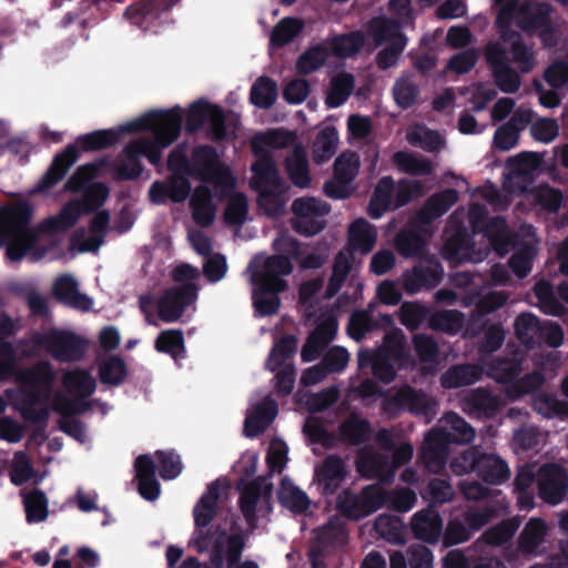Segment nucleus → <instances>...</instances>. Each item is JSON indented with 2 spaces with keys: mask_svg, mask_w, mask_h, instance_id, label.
<instances>
[{
  "mask_svg": "<svg viewBox=\"0 0 568 568\" xmlns=\"http://www.w3.org/2000/svg\"><path fill=\"white\" fill-rule=\"evenodd\" d=\"M463 325V313L457 310L437 311L429 315L428 326L434 331L457 333Z\"/></svg>",
  "mask_w": 568,
  "mask_h": 568,
  "instance_id": "59",
  "label": "nucleus"
},
{
  "mask_svg": "<svg viewBox=\"0 0 568 568\" xmlns=\"http://www.w3.org/2000/svg\"><path fill=\"white\" fill-rule=\"evenodd\" d=\"M220 480L212 481L193 509L196 528H206L215 518L220 498Z\"/></svg>",
  "mask_w": 568,
  "mask_h": 568,
  "instance_id": "27",
  "label": "nucleus"
},
{
  "mask_svg": "<svg viewBox=\"0 0 568 568\" xmlns=\"http://www.w3.org/2000/svg\"><path fill=\"white\" fill-rule=\"evenodd\" d=\"M304 27L305 23L300 18L285 17L281 19L271 32L270 45L276 49L285 47L304 30Z\"/></svg>",
  "mask_w": 568,
  "mask_h": 568,
  "instance_id": "43",
  "label": "nucleus"
},
{
  "mask_svg": "<svg viewBox=\"0 0 568 568\" xmlns=\"http://www.w3.org/2000/svg\"><path fill=\"white\" fill-rule=\"evenodd\" d=\"M190 207L194 223L201 227H209L215 220L216 205L209 186L197 185L190 199Z\"/></svg>",
  "mask_w": 568,
  "mask_h": 568,
  "instance_id": "22",
  "label": "nucleus"
},
{
  "mask_svg": "<svg viewBox=\"0 0 568 568\" xmlns=\"http://www.w3.org/2000/svg\"><path fill=\"white\" fill-rule=\"evenodd\" d=\"M182 120V109L176 105L169 110L151 111L123 124L122 131L128 133H153V140L138 139L128 143V152L136 155L139 160L145 156L151 164L158 165L161 162L162 149L170 146L180 136Z\"/></svg>",
  "mask_w": 568,
  "mask_h": 568,
  "instance_id": "1",
  "label": "nucleus"
},
{
  "mask_svg": "<svg viewBox=\"0 0 568 568\" xmlns=\"http://www.w3.org/2000/svg\"><path fill=\"white\" fill-rule=\"evenodd\" d=\"M277 98V84L268 77H260L251 88V102L261 109L271 108Z\"/></svg>",
  "mask_w": 568,
  "mask_h": 568,
  "instance_id": "53",
  "label": "nucleus"
},
{
  "mask_svg": "<svg viewBox=\"0 0 568 568\" xmlns=\"http://www.w3.org/2000/svg\"><path fill=\"white\" fill-rule=\"evenodd\" d=\"M109 164L108 158H101L93 163L80 165L64 184L67 192L78 193L87 190L88 184L99 174L102 168Z\"/></svg>",
  "mask_w": 568,
  "mask_h": 568,
  "instance_id": "45",
  "label": "nucleus"
},
{
  "mask_svg": "<svg viewBox=\"0 0 568 568\" xmlns=\"http://www.w3.org/2000/svg\"><path fill=\"white\" fill-rule=\"evenodd\" d=\"M33 207L27 201H20L0 210V234H48L54 235L73 227L80 219L78 204H65L57 215L44 219L31 227Z\"/></svg>",
  "mask_w": 568,
  "mask_h": 568,
  "instance_id": "2",
  "label": "nucleus"
},
{
  "mask_svg": "<svg viewBox=\"0 0 568 568\" xmlns=\"http://www.w3.org/2000/svg\"><path fill=\"white\" fill-rule=\"evenodd\" d=\"M94 393H54L53 412L60 415L58 427L80 443L87 438L85 424L78 417L91 410L95 400Z\"/></svg>",
  "mask_w": 568,
  "mask_h": 568,
  "instance_id": "7",
  "label": "nucleus"
},
{
  "mask_svg": "<svg viewBox=\"0 0 568 568\" xmlns=\"http://www.w3.org/2000/svg\"><path fill=\"white\" fill-rule=\"evenodd\" d=\"M509 400H518L527 393H504ZM534 409L546 418H568V402L556 398V393H531Z\"/></svg>",
  "mask_w": 568,
  "mask_h": 568,
  "instance_id": "24",
  "label": "nucleus"
},
{
  "mask_svg": "<svg viewBox=\"0 0 568 568\" xmlns=\"http://www.w3.org/2000/svg\"><path fill=\"white\" fill-rule=\"evenodd\" d=\"M256 288L253 292V306L261 316H270L277 313L281 306L280 293L285 290L263 283H253Z\"/></svg>",
  "mask_w": 568,
  "mask_h": 568,
  "instance_id": "41",
  "label": "nucleus"
},
{
  "mask_svg": "<svg viewBox=\"0 0 568 568\" xmlns=\"http://www.w3.org/2000/svg\"><path fill=\"white\" fill-rule=\"evenodd\" d=\"M193 175L202 180H214L222 182L231 179L230 169L223 165L215 148L209 144L197 145L192 151Z\"/></svg>",
  "mask_w": 568,
  "mask_h": 568,
  "instance_id": "12",
  "label": "nucleus"
},
{
  "mask_svg": "<svg viewBox=\"0 0 568 568\" xmlns=\"http://www.w3.org/2000/svg\"><path fill=\"white\" fill-rule=\"evenodd\" d=\"M277 499L283 507L295 514L306 511L311 504L307 494L286 478L281 480Z\"/></svg>",
  "mask_w": 568,
  "mask_h": 568,
  "instance_id": "39",
  "label": "nucleus"
},
{
  "mask_svg": "<svg viewBox=\"0 0 568 568\" xmlns=\"http://www.w3.org/2000/svg\"><path fill=\"white\" fill-rule=\"evenodd\" d=\"M327 59V50L321 44L311 47L304 51L296 61V70L300 74L307 75L318 70Z\"/></svg>",
  "mask_w": 568,
  "mask_h": 568,
  "instance_id": "63",
  "label": "nucleus"
},
{
  "mask_svg": "<svg viewBox=\"0 0 568 568\" xmlns=\"http://www.w3.org/2000/svg\"><path fill=\"white\" fill-rule=\"evenodd\" d=\"M338 433L342 442L357 446L369 439L372 428L367 419L361 418L356 414H352L341 423Z\"/></svg>",
  "mask_w": 568,
  "mask_h": 568,
  "instance_id": "37",
  "label": "nucleus"
},
{
  "mask_svg": "<svg viewBox=\"0 0 568 568\" xmlns=\"http://www.w3.org/2000/svg\"><path fill=\"white\" fill-rule=\"evenodd\" d=\"M483 376V368L477 364H455L442 376L440 384L446 389L470 386Z\"/></svg>",
  "mask_w": 568,
  "mask_h": 568,
  "instance_id": "29",
  "label": "nucleus"
},
{
  "mask_svg": "<svg viewBox=\"0 0 568 568\" xmlns=\"http://www.w3.org/2000/svg\"><path fill=\"white\" fill-rule=\"evenodd\" d=\"M106 166L113 171L116 181H133L139 179L143 172L141 160L128 152V144L123 148L121 154L112 163L109 162Z\"/></svg>",
  "mask_w": 568,
  "mask_h": 568,
  "instance_id": "42",
  "label": "nucleus"
},
{
  "mask_svg": "<svg viewBox=\"0 0 568 568\" xmlns=\"http://www.w3.org/2000/svg\"><path fill=\"white\" fill-rule=\"evenodd\" d=\"M272 485L265 483L264 477H257L250 481L241 491L239 507L246 521H253L256 517V507L264 489H271Z\"/></svg>",
  "mask_w": 568,
  "mask_h": 568,
  "instance_id": "36",
  "label": "nucleus"
},
{
  "mask_svg": "<svg viewBox=\"0 0 568 568\" xmlns=\"http://www.w3.org/2000/svg\"><path fill=\"white\" fill-rule=\"evenodd\" d=\"M520 525L521 519L518 516L504 519L499 524L489 527L481 538L490 546H503L511 540Z\"/></svg>",
  "mask_w": 568,
  "mask_h": 568,
  "instance_id": "50",
  "label": "nucleus"
},
{
  "mask_svg": "<svg viewBox=\"0 0 568 568\" xmlns=\"http://www.w3.org/2000/svg\"><path fill=\"white\" fill-rule=\"evenodd\" d=\"M170 4L162 3L161 0H142L134 4L129 6L124 11V17L131 21L132 24L146 29L145 22L148 20L158 19L160 14L170 9Z\"/></svg>",
  "mask_w": 568,
  "mask_h": 568,
  "instance_id": "33",
  "label": "nucleus"
},
{
  "mask_svg": "<svg viewBox=\"0 0 568 568\" xmlns=\"http://www.w3.org/2000/svg\"><path fill=\"white\" fill-rule=\"evenodd\" d=\"M406 395L407 410L416 416H423L426 422H430L436 415L438 402L428 396V393H396Z\"/></svg>",
  "mask_w": 568,
  "mask_h": 568,
  "instance_id": "56",
  "label": "nucleus"
},
{
  "mask_svg": "<svg viewBox=\"0 0 568 568\" xmlns=\"http://www.w3.org/2000/svg\"><path fill=\"white\" fill-rule=\"evenodd\" d=\"M483 234L498 253H506L511 244L506 220L500 215L489 216Z\"/></svg>",
  "mask_w": 568,
  "mask_h": 568,
  "instance_id": "40",
  "label": "nucleus"
},
{
  "mask_svg": "<svg viewBox=\"0 0 568 568\" xmlns=\"http://www.w3.org/2000/svg\"><path fill=\"white\" fill-rule=\"evenodd\" d=\"M273 346L265 361L267 371H276L291 359L297 349L298 339L295 335L274 336Z\"/></svg>",
  "mask_w": 568,
  "mask_h": 568,
  "instance_id": "34",
  "label": "nucleus"
},
{
  "mask_svg": "<svg viewBox=\"0 0 568 568\" xmlns=\"http://www.w3.org/2000/svg\"><path fill=\"white\" fill-rule=\"evenodd\" d=\"M410 528L416 539L434 545L442 537L443 519L439 511L433 505H428L413 516Z\"/></svg>",
  "mask_w": 568,
  "mask_h": 568,
  "instance_id": "18",
  "label": "nucleus"
},
{
  "mask_svg": "<svg viewBox=\"0 0 568 568\" xmlns=\"http://www.w3.org/2000/svg\"><path fill=\"white\" fill-rule=\"evenodd\" d=\"M29 339L34 349L45 351L60 363L78 362L87 351V342L81 336L55 327L43 333L32 332Z\"/></svg>",
  "mask_w": 568,
  "mask_h": 568,
  "instance_id": "6",
  "label": "nucleus"
},
{
  "mask_svg": "<svg viewBox=\"0 0 568 568\" xmlns=\"http://www.w3.org/2000/svg\"><path fill=\"white\" fill-rule=\"evenodd\" d=\"M109 187L102 182L93 183L84 191L82 202H71L78 204L80 212L93 213L98 211L109 197Z\"/></svg>",
  "mask_w": 568,
  "mask_h": 568,
  "instance_id": "62",
  "label": "nucleus"
},
{
  "mask_svg": "<svg viewBox=\"0 0 568 568\" xmlns=\"http://www.w3.org/2000/svg\"><path fill=\"white\" fill-rule=\"evenodd\" d=\"M277 412V403L270 397L254 405L244 420V435L253 438L264 433L275 419Z\"/></svg>",
  "mask_w": 568,
  "mask_h": 568,
  "instance_id": "20",
  "label": "nucleus"
},
{
  "mask_svg": "<svg viewBox=\"0 0 568 568\" xmlns=\"http://www.w3.org/2000/svg\"><path fill=\"white\" fill-rule=\"evenodd\" d=\"M347 476L346 464L338 455L326 456L315 469L314 480L324 497L333 496Z\"/></svg>",
  "mask_w": 568,
  "mask_h": 568,
  "instance_id": "16",
  "label": "nucleus"
},
{
  "mask_svg": "<svg viewBox=\"0 0 568 568\" xmlns=\"http://www.w3.org/2000/svg\"><path fill=\"white\" fill-rule=\"evenodd\" d=\"M294 265L287 256L274 254L265 258L261 270L252 274V283H263L280 290L287 288V282L283 276L292 274Z\"/></svg>",
  "mask_w": 568,
  "mask_h": 568,
  "instance_id": "17",
  "label": "nucleus"
},
{
  "mask_svg": "<svg viewBox=\"0 0 568 568\" xmlns=\"http://www.w3.org/2000/svg\"><path fill=\"white\" fill-rule=\"evenodd\" d=\"M13 395L14 393H6ZM14 408L27 422L49 420L50 410H53L54 393H16Z\"/></svg>",
  "mask_w": 568,
  "mask_h": 568,
  "instance_id": "14",
  "label": "nucleus"
},
{
  "mask_svg": "<svg viewBox=\"0 0 568 568\" xmlns=\"http://www.w3.org/2000/svg\"><path fill=\"white\" fill-rule=\"evenodd\" d=\"M128 374L126 363L119 355L109 354L99 361L98 376L100 382L105 386H120L128 377Z\"/></svg>",
  "mask_w": 568,
  "mask_h": 568,
  "instance_id": "32",
  "label": "nucleus"
},
{
  "mask_svg": "<svg viewBox=\"0 0 568 568\" xmlns=\"http://www.w3.org/2000/svg\"><path fill=\"white\" fill-rule=\"evenodd\" d=\"M294 140V133L284 129H275L265 134L256 135L252 141V150L255 155H258L261 151L258 146L260 142L273 149H284L290 146Z\"/></svg>",
  "mask_w": 568,
  "mask_h": 568,
  "instance_id": "61",
  "label": "nucleus"
},
{
  "mask_svg": "<svg viewBox=\"0 0 568 568\" xmlns=\"http://www.w3.org/2000/svg\"><path fill=\"white\" fill-rule=\"evenodd\" d=\"M155 349L160 353L178 358L184 352V336L180 329H166L159 334L155 339Z\"/></svg>",
  "mask_w": 568,
  "mask_h": 568,
  "instance_id": "64",
  "label": "nucleus"
},
{
  "mask_svg": "<svg viewBox=\"0 0 568 568\" xmlns=\"http://www.w3.org/2000/svg\"><path fill=\"white\" fill-rule=\"evenodd\" d=\"M199 286L187 284L165 290L158 302V315L165 323L180 320L185 308L197 298Z\"/></svg>",
  "mask_w": 568,
  "mask_h": 568,
  "instance_id": "9",
  "label": "nucleus"
},
{
  "mask_svg": "<svg viewBox=\"0 0 568 568\" xmlns=\"http://www.w3.org/2000/svg\"><path fill=\"white\" fill-rule=\"evenodd\" d=\"M377 241L376 227L363 217L355 220L348 227V242L345 252H358L363 255L373 251Z\"/></svg>",
  "mask_w": 568,
  "mask_h": 568,
  "instance_id": "25",
  "label": "nucleus"
},
{
  "mask_svg": "<svg viewBox=\"0 0 568 568\" xmlns=\"http://www.w3.org/2000/svg\"><path fill=\"white\" fill-rule=\"evenodd\" d=\"M253 179L251 186L258 194L260 207L268 216H277L284 210L283 195L287 191L273 156L265 152L252 164Z\"/></svg>",
  "mask_w": 568,
  "mask_h": 568,
  "instance_id": "4",
  "label": "nucleus"
},
{
  "mask_svg": "<svg viewBox=\"0 0 568 568\" xmlns=\"http://www.w3.org/2000/svg\"><path fill=\"white\" fill-rule=\"evenodd\" d=\"M444 268L434 257L418 263L403 275V288L407 294H415L422 288H434L443 280Z\"/></svg>",
  "mask_w": 568,
  "mask_h": 568,
  "instance_id": "13",
  "label": "nucleus"
},
{
  "mask_svg": "<svg viewBox=\"0 0 568 568\" xmlns=\"http://www.w3.org/2000/svg\"><path fill=\"white\" fill-rule=\"evenodd\" d=\"M394 190L395 184L390 176H384L378 181L367 207V213L372 219L382 217L390 207Z\"/></svg>",
  "mask_w": 568,
  "mask_h": 568,
  "instance_id": "38",
  "label": "nucleus"
},
{
  "mask_svg": "<svg viewBox=\"0 0 568 568\" xmlns=\"http://www.w3.org/2000/svg\"><path fill=\"white\" fill-rule=\"evenodd\" d=\"M128 133L119 129L95 130L93 132L79 135L75 144H69L62 152L58 153L49 169L39 181L37 191H48L58 184L77 162L79 158V149L84 152L100 151L115 145L121 135Z\"/></svg>",
  "mask_w": 568,
  "mask_h": 568,
  "instance_id": "3",
  "label": "nucleus"
},
{
  "mask_svg": "<svg viewBox=\"0 0 568 568\" xmlns=\"http://www.w3.org/2000/svg\"><path fill=\"white\" fill-rule=\"evenodd\" d=\"M475 243L469 230L459 226L444 243L443 255L450 263H463L473 260Z\"/></svg>",
  "mask_w": 568,
  "mask_h": 568,
  "instance_id": "21",
  "label": "nucleus"
},
{
  "mask_svg": "<svg viewBox=\"0 0 568 568\" xmlns=\"http://www.w3.org/2000/svg\"><path fill=\"white\" fill-rule=\"evenodd\" d=\"M285 171L291 182L301 189L311 185L310 166L306 152L302 145H295L284 162Z\"/></svg>",
  "mask_w": 568,
  "mask_h": 568,
  "instance_id": "31",
  "label": "nucleus"
},
{
  "mask_svg": "<svg viewBox=\"0 0 568 568\" xmlns=\"http://www.w3.org/2000/svg\"><path fill=\"white\" fill-rule=\"evenodd\" d=\"M365 45V36L362 31H352L336 37L332 43L337 57L351 58L361 52Z\"/></svg>",
  "mask_w": 568,
  "mask_h": 568,
  "instance_id": "60",
  "label": "nucleus"
},
{
  "mask_svg": "<svg viewBox=\"0 0 568 568\" xmlns=\"http://www.w3.org/2000/svg\"><path fill=\"white\" fill-rule=\"evenodd\" d=\"M387 500V491L378 484L367 485L358 494L345 488L337 495L336 510L344 518L358 521L377 511Z\"/></svg>",
  "mask_w": 568,
  "mask_h": 568,
  "instance_id": "8",
  "label": "nucleus"
},
{
  "mask_svg": "<svg viewBox=\"0 0 568 568\" xmlns=\"http://www.w3.org/2000/svg\"><path fill=\"white\" fill-rule=\"evenodd\" d=\"M542 322L531 313H523L517 316L514 328L517 338L528 348L538 345V335L541 329Z\"/></svg>",
  "mask_w": 568,
  "mask_h": 568,
  "instance_id": "47",
  "label": "nucleus"
},
{
  "mask_svg": "<svg viewBox=\"0 0 568 568\" xmlns=\"http://www.w3.org/2000/svg\"><path fill=\"white\" fill-rule=\"evenodd\" d=\"M11 377L20 385L18 390H55L53 385L57 376L49 361L41 359L31 365L16 366Z\"/></svg>",
  "mask_w": 568,
  "mask_h": 568,
  "instance_id": "10",
  "label": "nucleus"
},
{
  "mask_svg": "<svg viewBox=\"0 0 568 568\" xmlns=\"http://www.w3.org/2000/svg\"><path fill=\"white\" fill-rule=\"evenodd\" d=\"M554 8L548 2H529L525 1L519 8L518 27L526 31L542 30L551 32V13Z\"/></svg>",
  "mask_w": 568,
  "mask_h": 568,
  "instance_id": "19",
  "label": "nucleus"
},
{
  "mask_svg": "<svg viewBox=\"0 0 568 568\" xmlns=\"http://www.w3.org/2000/svg\"><path fill=\"white\" fill-rule=\"evenodd\" d=\"M428 225L420 224L416 217L408 227L395 236V247L403 257H422L426 253L427 242L432 236Z\"/></svg>",
  "mask_w": 568,
  "mask_h": 568,
  "instance_id": "15",
  "label": "nucleus"
},
{
  "mask_svg": "<svg viewBox=\"0 0 568 568\" xmlns=\"http://www.w3.org/2000/svg\"><path fill=\"white\" fill-rule=\"evenodd\" d=\"M39 235L40 234L3 235V244H7V257L12 262L21 261L30 251L36 248Z\"/></svg>",
  "mask_w": 568,
  "mask_h": 568,
  "instance_id": "51",
  "label": "nucleus"
},
{
  "mask_svg": "<svg viewBox=\"0 0 568 568\" xmlns=\"http://www.w3.org/2000/svg\"><path fill=\"white\" fill-rule=\"evenodd\" d=\"M494 393H467L462 399L463 410L470 417L490 418L499 409V399Z\"/></svg>",
  "mask_w": 568,
  "mask_h": 568,
  "instance_id": "30",
  "label": "nucleus"
},
{
  "mask_svg": "<svg viewBox=\"0 0 568 568\" xmlns=\"http://www.w3.org/2000/svg\"><path fill=\"white\" fill-rule=\"evenodd\" d=\"M246 539L242 532H233L227 537L226 568H260L253 560L241 562Z\"/></svg>",
  "mask_w": 568,
  "mask_h": 568,
  "instance_id": "58",
  "label": "nucleus"
},
{
  "mask_svg": "<svg viewBox=\"0 0 568 568\" xmlns=\"http://www.w3.org/2000/svg\"><path fill=\"white\" fill-rule=\"evenodd\" d=\"M538 496L550 505L562 501L568 491V471L558 464H545L538 471Z\"/></svg>",
  "mask_w": 568,
  "mask_h": 568,
  "instance_id": "11",
  "label": "nucleus"
},
{
  "mask_svg": "<svg viewBox=\"0 0 568 568\" xmlns=\"http://www.w3.org/2000/svg\"><path fill=\"white\" fill-rule=\"evenodd\" d=\"M488 374L498 384L505 385L503 390H511L523 374V362L518 358L497 357L491 361Z\"/></svg>",
  "mask_w": 568,
  "mask_h": 568,
  "instance_id": "28",
  "label": "nucleus"
},
{
  "mask_svg": "<svg viewBox=\"0 0 568 568\" xmlns=\"http://www.w3.org/2000/svg\"><path fill=\"white\" fill-rule=\"evenodd\" d=\"M354 262L352 252L339 251L335 256L332 275L326 287V297H334L344 285Z\"/></svg>",
  "mask_w": 568,
  "mask_h": 568,
  "instance_id": "44",
  "label": "nucleus"
},
{
  "mask_svg": "<svg viewBox=\"0 0 568 568\" xmlns=\"http://www.w3.org/2000/svg\"><path fill=\"white\" fill-rule=\"evenodd\" d=\"M450 468L456 475L475 473L484 483L490 485H500L509 476L507 463L495 454L484 453L477 447H470L458 456L452 463Z\"/></svg>",
  "mask_w": 568,
  "mask_h": 568,
  "instance_id": "5",
  "label": "nucleus"
},
{
  "mask_svg": "<svg viewBox=\"0 0 568 568\" xmlns=\"http://www.w3.org/2000/svg\"><path fill=\"white\" fill-rule=\"evenodd\" d=\"M53 294L61 303L79 311H89L93 304L88 295L79 292L78 283L71 275H62L57 278Z\"/></svg>",
  "mask_w": 568,
  "mask_h": 568,
  "instance_id": "26",
  "label": "nucleus"
},
{
  "mask_svg": "<svg viewBox=\"0 0 568 568\" xmlns=\"http://www.w3.org/2000/svg\"><path fill=\"white\" fill-rule=\"evenodd\" d=\"M26 518L29 524L42 523L49 516V501L43 490L32 489L23 498Z\"/></svg>",
  "mask_w": 568,
  "mask_h": 568,
  "instance_id": "52",
  "label": "nucleus"
},
{
  "mask_svg": "<svg viewBox=\"0 0 568 568\" xmlns=\"http://www.w3.org/2000/svg\"><path fill=\"white\" fill-rule=\"evenodd\" d=\"M548 527L541 518H530L518 537V549L523 554H535L544 542Z\"/></svg>",
  "mask_w": 568,
  "mask_h": 568,
  "instance_id": "35",
  "label": "nucleus"
},
{
  "mask_svg": "<svg viewBox=\"0 0 568 568\" xmlns=\"http://www.w3.org/2000/svg\"><path fill=\"white\" fill-rule=\"evenodd\" d=\"M348 532L344 523L337 518H331L318 531L316 542L323 548L342 546L347 542Z\"/></svg>",
  "mask_w": 568,
  "mask_h": 568,
  "instance_id": "57",
  "label": "nucleus"
},
{
  "mask_svg": "<svg viewBox=\"0 0 568 568\" xmlns=\"http://www.w3.org/2000/svg\"><path fill=\"white\" fill-rule=\"evenodd\" d=\"M457 200L458 192L455 189H446L434 193L416 213V220L423 225H429L434 220L448 212Z\"/></svg>",
  "mask_w": 568,
  "mask_h": 568,
  "instance_id": "23",
  "label": "nucleus"
},
{
  "mask_svg": "<svg viewBox=\"0 0 568 568\" xmlns=\"http://www.w3.org/2000/svg\"><path fill=\"white\" fill-rule=\"evenodd\" d=\"M338 133L336 128L326 126L321 130L313 144L314 161L318 164L328 161L337 150Z\"/></svg>",
  "mask_w": 568,
  "mask_h": 568,
  "instance_id": "49",
  "label": "nucleus"
},
{
  "mask_svg": "<svg viewBox=\"0 0 568 568\" xmlns=\"http://www.w3.org/2000/svg\"><path fill=\"white\" fill-rule=\"evenodd\" d=\"M392 162L400 172L409 175H430L433 173V163L429 159L418 158L408 151L395 152Z\"/></svg>",
  "mask_w": 568,
  "mask_h": 568,
  "instance_id": "46",
  "label": "nucleus"
},
{
  "mask_svg": "<svg viewBox=\"0 0 568 568\" xmlns=\"http://www.w3.org/2000/svg\"><path fill=\"white\" fill-rule=\"evenodd\" d=\"M444 429L453 444H469L475 437V429L457 413L449 412L444 416Z\"/></svg>",
  "mask_w": 568,
  "mask_h": 568,
  "instance_id": "54",
  "label": "nucleus"
},
{
  "mask_svg": "<svg viewBox=\"0 0 568 568\" xmlns=\"http://www.w3.org/2000/svg\"><path fill=\"white\" fill-rule=\"evenodd\" d=\"M355 79L352 73L342 72L331 80V89L326 97L328 108H338L344 104L352 94Z\"/></svg>",
  "mask_w": 568,
  "mask_h": 568,
  "instance_id": "48",
  "label": "nucleus"
},
{
  "mask_svg": "<svg viewBox=\"0 0 568 568\" xmlns=\"http://www.w3.org/2000/svg\"><path fill=\"white\" fill-rule=\"evenodd\" d=\"M407 142L418 146L426 152H437L443 145V139L438 131L430 130L425 125H417L406 134Z\"/></svg>",
  "mask_w": 568,
  "mask_h": 568,
  "instance_id": "55",
  "label": "nucleus"
}]
</instances>
